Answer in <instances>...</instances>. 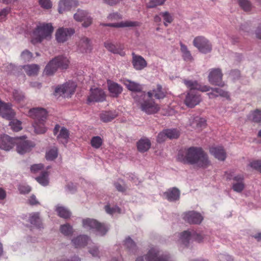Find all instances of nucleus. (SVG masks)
<instances>
[{
    "label": "nucleus",
    "instance_id": "39448f33",
    "mask_svg": "<svg viewBox=\"0 0 261 261\" xmlns=\"http://www.w3.org/2000/svg\"><path fill=\"white\" fill-rule=\"evenodd\" d=\"M83 226L85 228L95 231L98 234L103 236L109 230L108 226L95 219L87 218L83 220Z\"/></svg>",
    "mask_w": 261,
    "mask_h": 261
},
{
    "label": "nucleus",
    "instance_id": "a18cd8bd",
    "mask_svg": "<svg viewBox=\"0 0 261 261\" xmlns=\"http://www.w3.org/2000/svg\"><path fill=\"white\" fill-rule=\"evenodd\" d=\"M165 130L168 138L170 139H177L180 135V133L177 129H166Z\"/></svg>",
    "mask_w": 261,
    "mask_h": 261
},
{
    "label": "nucleus",
    "instance_id": "bf43d9fd",
    "mask_svg": "<svg viewBox=\"0 0 261 261\" xmlns=\"http://www.w3.org/2000/svg\"><path fill=\"white\" fill-rule=\"evenodd\" d=\"M125 246L129 250H134L136 248V244L133 240L128 237L124 241Z\"/></svg>",
    "mask_w": 261,
    "mask_h": 261
},
{
    "label": "nucleus",
    "instance_id": "c756f323",
    "mask_svg": "<svg viewBox=\"0 0 261 261\" xmlns=\"http://www.w3.org/2000/svg\"><path fill=\"white\" fill-rule=\"evenodd\" d=\"M164 195L169 201H174L179 198L180 191L176 188H172L165 192Z\"/></svg>",
    "mask_w": 261,
    "mask_h": 261
},
{
    "label": "nucleus",
    "instance_id": "cd10ccee",
    "mask_svg": "<svg viewBox=\"0 0 261 261\" xmlns=\"http://www.w3.org/2000/svg\"><path fill=\"white\" fill-rule=\"evenodd\" d=\"M108 89L113 97H117L122 91V88L118 84L113 82L110 80L107 81Z\"/></svg>",
    "mask_w": 261,
    "mask_h": 261
},
{
    "label": "nucleus",
    "instance_id": "5fc2aeb1",
    "mask_svg": "<svg viewBox=\"0 0 261 261\" xmlns=\"http://www.w3.org/2000/svg\"><path fill=\"white\" fill-rule=\"evenodd\" d=\"M38 3L41 7L44 9H49L53 6L50 0H39Z\"/></svg>",
    "mask_w": 261,
    "mask_h": 261
},
{
    "label": "nucleus",
    "instance_id": "9d476101",
    "mask_svg": "<svg viewBox=\"0 0 261 261\" xmlns=\"http://www.w3.org/2000/svg\"><path fill=\"white\" fill-rule=\"evenodd\" d=\"M74 19L78 22H83L82 26L85 28L89 27L92 23L93 19L89 13L85 10L78 9L74 14Z\"/></svg>",
    "mask_w": 261,
    "mask_h": 261
},
{
    "label": "nucleus",
    "instance_id": "37998d69",
    "mask_svg": "<svg viewBox=\"0 0 261 261\" xmlns=\"http://www.w3.org/2000/svg\"><path fill=\"white\" fill-rule=\"evenodd\" d=\"M249 118L255 122H261V110H255L250 114Z\"/></svg>",
    "mask_w": 261,
    "mask_h": 261
},
{
    "label": "nucleus",
    "instance_id": "7ed1b4c3",
    "mask_svg": "<svg viewBox=\"0 0 261 261\" xmlns=\"http://www.w3.org/2000/svg\"><path fill=\"white\" fill-rule=\"evenodd\" d=\"M133 97L136 102L140 103L141 110L147 114L156 113L160 110L159 106L152 98L144 97V92L140 93V95H133Z\"/></svg>",
    "mask_w": 261,
    "mask_h": 261
},
{
    "label": "nucleus",
    "instance_id": "f704fd0d",
    "mask_svg": "<svg viewBox=\"0 0 261 261\" xmlns=\"http://www.w3.org/2000/svg\"><path fill=\"white\" fill-rule=\"evenodd\" d=\"M49 172L47 170H43L40 172V175L36 177V180L41 185L46 186L49 184Z\"/></svg>",
    "mask_w": 261,
    "mask_h": 261
},
{
    "label": "nucleus",
    "instance_id": "f03ea898",
    "mask_svg": "<svg viewBox=\"0 0 261 261\" xmlns=\"http://www.w3.org/2000/svg\"><path fill=\"white\" fill-rule=\"evenodd\" d=\"M69 61L63 56L55 57L46 66L44 73L47 75H53L58 68L66 69L69 66Z\"/></svg>",
    "mask_w": 261,
    "mask_h": 261
},
{
    "label": "nucleus",
    "instance_id": "c03bdc74",
    "mask_svg": "<svg viewBox=\"0 0 261 261\" xmlns=\"http://www.w3.org/2000/svg\"><path fill=\"white\" fill-rule=\"evenodd\" d=\"M166 0H149L146 4V8L148 9L156 8L158 6L163 5Z\"/></svg>",
    "mask_w": 261,
    "mask_h": 261
},
{
    "label": "nucleus",
    "instance_id": "473e14b6",
    "mask_svg": "<svg viewBox=\"0 0 261 261\" xmlns=\"http://www.w3.org/2000/svg\"><path fill=\"white\" fill-rule=\"evenodd\" d=\"M151 142L147 138H142L137 143L138 150L141 152L147 151L150 147Z\"/></svg>",
    "mask_w": 261,
    "mask_h": 261
},
{
    "label": "nucleus",
    "instance_id": "f257e3e1",
    "mask_svg": "<svg viewBox=\"0 0 261 261\" xmlns=\"http://www.w3.org/2000/svg\"><path fill=\"white\" fill-rule=\"evenodd\" d=\"M177 159L184 164L203 168H207L211 163L207 154L202 148L198 147H190L179 150Z\"/></svg>",
    "mask_w": 261,
    "mask_h": 261
},
{
    "label": "nucleus",
    "instance_id": "b1692460",
    "mask_svg": "<svg viewBox=\"0 0 261 261\" xmlns=\"http://www.w3.org/2000/svg\"><path fill=\"white\" fill-rule=\"evenodd\" d=\"M184 83L191 90H198L202 92H207L210 91V87L208 86H201L197 81L184 80Z\"/></svg>",
    "mask_w": 261,
    "mask_h": 261
},
{
    "label": "nucleus",
    "instance_id": "e2e57ef3",
    "mask_svg": "<svg viewBox=\"0 0 261 261\" xmlns=\"http://www.w3.org/2000/svg\"><path fill=\"white\" fill-rule=\"evenodd\" d=\"M250 166L253 169L259 171L261 173V161H255L250 164Z\"/></svg>",
    "mask_w": 261,
    "mask_h": 261
},
{
    "label": "nucleus",
    "instance_id": "dca6fc26",
    "mask_svg": "<svg viewBox=\"0 0 261 261\" xmlns=\"http://www.w3.org/2000/svg\"><path fill=\"white\" fill-rule=\"evenodd\" d=\"M201 101L200 95L194 91H190L185 98V103L188 107L194 108Z\"/></svg>",
    "mask_w": 261,
    "mask_h": 261
},
{
    "label": "nucleus",
    "instance_id": "774afa93",
    "mask_svg": "<svg viewBox=\"0 0 261 261\" xmlns=\"http://www.w3.org/2000/svg\"><path fill=\"white\" fill-rule=\"evenodd\" d=\"M114 186L116 189L119 192H124L126 190L125 188L118 182H115Z\"/></svg>",
    "mask_w": 261,
    "mask_h": 261
},
{
    "label": "nucleus",
    "instance_id": "3c124183",
    "mask_svg": "<svg viewBox=\"0 0 261 261\" xmlns=\"http://www.w3.org/2000/svg\"><path fill=\"white\" fill-rule=\"evenodd\" d=\"M9 125L14 132H19L22 129L21 122L18 120H13L10 122Z\"/></svg>",
    "mask_w": 261,
    "mask_h": 261
},
{
    "label": "nucleus",
    "instance_id": "6ab92c4d",
    "mask_svg": "<svg viewBox=\"0 0 261 261\" xmlns=\"http://www.w3.org/2000/svg\"><path fill=\"white\" fill-rule=\"evenodd\" d=\"M106 99V94L100 88L91 89L90 95L88 97V102H101Z\"/></svg>",
    "mask_w": 261,
    "mask_h": 261
},
{
    "label": "nucleus",
    "instance_id": "e433bc0d",
    "mask_svg": "<svg viewBox=\"0 0 261 261\" xmlns=\"http://www.w3.org/2000/svg\"><path fill=\"white\" fill-rule=\"evenodd\" d=\"M180 46V51L182 53V57L186 61H191L193 60V57L191 52L188 50L187 46L182 42L179 43Z\"/></svg>",
    "mask_w": 261,
    "mask_h": 261
},
{
    "label": "nucleus",
    "instance_id": "aec40b11",
    "mask_svg": "<svg viewBox=\"0 0 261 261\" xmlns=\"http://www.w3.org/2000/svg\"><path fill=\"white\" fill-rule=\"evenodd\" d=\"M74 33V30L71 28H60L56 33V38L58 42H64Z\"/></svg>",
    "mask_w": 261,
    "mask_h": 261
},
{
    "label": "nucleus",
    "instance_id": "4be33fe9",
    "mask_svg": "<svg viewBox=\"0 0 261 261\" xmlns=\"http://www.w3.org/2000/svg\"><path fill=\"white\" fill-rule=\"evenodd\" d=\"M132 63L133 67L137 70H141L147 66V63L144 58L134 53H132Z\"/></svg>",
    "mask_w": 261,
    "mask_h": 261
},
{
    "label": "nucleus",
    "instance_id": "58836bf2",
    "mask_svg": "<svg viewBox=\"0 0 261 261\" xmlns=\"http://www.w3.org/2000/svg\"><path fill=\"white\" fill-rule=\"evenodd\" d=\"M30 222L37 228L42 227V224L39 217V213H34L31 215L30 219Z\"/></svg>",
    "mask_w": 261,
    "mask_h": 261
},
{
    "label": "nucleus",
    "instance_id": "09e8293b",
    "mask_svg": "<svg viewBox=\"0 0 261 261\" xmlns=\"http://www.w3.org/2000/svg\"><path fill=\"white\" fill-rule=\"evenodd\" d=\"M57 156L58 150L56 147H54L49 149L46 153V158L47 160H54L57 157Z\"/></svg>",
    "mask_w": 261,
    "mask_h": 261
},
{
    "label": "nucleus",
    "instance_id": "393cba45",
    "mask_svg": "<svg viewBox=\"0 0 261 261\" xmlns=\"http://www.w3.org/2000/svg\"><path fill=\"white\" fill-rule=\"evenodd\" d=\"M210 153L219 161H224L226 158V152L222 146H213L210 148Z\"/></svg>",
    "mask_w": 261,
    "mask_h": 261
},
{
    "label": "nucleus",
    "instance_id": "4468645a",
    "mask_svg": "<svg viewBox=\"0 0 261 261\" xmlns=\"http://www.w3.org/2000/svg\"><path fill=\"white\" fill-rule=\"evenodd\" d=\"M15 113L12 109L10 103H6L0 100V115L7 120H12Z\"/></svg>",
    "mask_w": 261,
    "mask_h": 261
},
{
    "label": "nucleus",
    "instance_id": "8fccbe9b",
    "mask_svg": "<svg viewBox=\"0 0 261 261\" xmlns=\"http://www.w3.org/2000/svg\"><path fill=\"white\" fill-rule=\"evenodd\" d=\"M240 7L245 11H249L251 9V4L248 0H238Z\"/></svg>",
    "mask_w": 261,
    "mask_h": 261
},
{
    "label": "nucleus",
    "instance_id": "49530a36",
    "mask_svg": "<svg viewBox=\"0 0 261 261\" xmlns=\"http://www.w3.org/2000/svg\"><path fill=\"white\" fill-rule=\"evenodd\" d=\"M60 231L65 236H70L73 233V228L69 224L62 225L60 226Z\"/></svg>",
    "mask_w": 261,
    "mask_h": 261
},
{
    "label": "nucleus",
    "instance_id": "9b49d317",
    "mask_svg": "<svg viewBox=\"0 0 261 261\" xmlns=\"http://www.w3.org/2000/svg\"><path fill=\"white\" fill-rule=\"evenodd\" d=\"M144 92V97L151 98L154 97L155 99H161L164 98L167 95V91L163 88L160 84H157L156 87L153 88L152 90L146 93Z\"/></svg>",
    "mask_w": 261,
    "mask_h": 261
},
{
    "label": "nucleus",
    "instance_id": "79ce46f5",
    "mask_svg": "<svg viewBox=\"0 0 261 261\" xmlns=\"http://www.w3.org/2000/svg\"><path fill=\"white\" fill-rule=\"evenodd\" d=\"M116 117V114L112 112H105L100 114V119L105 122L111 121Z\"/></svg>",
    "mask_w": 261,
    "mask_h": 261
},
{
    "label": "nucleus",
    "instance_id": "a211bd4d",
    "mask_svg": "<svg viewBox=\"0 0 261 261\" xmlns=\"http://www.w3.org/2000/svg\"><path fill=\"white\" fill-rule=\"evenodd\" d=\"M183 219L190 224H199L201 223L203 218L200 213L195 211H189L184 214Z\"/></svg>",
    "mask_w": 261,
    "mask_h": 261
},
{
    "label": "nucleus",
    "instance_id": "4d7b16f0",
    "mask_svg": "<svg viewBox=\"0 0 261 261\" xmlns=\"http://www.w3.org/2000/svg\"><path fill=\"white\" fill-rule=\"evenodd\" d=\"M10 11L11 9L8 7L4 8L0 11V22H2L6 20L7 16L10 13Z\"/></svg>",
    "mask_w": 261,
    "mask_h": 261
},
{
    "label": "nucleus",
    "instance_id": "ddd939ff",
    "mask_svg": "<svg viewBox=\"0 0 261 261\" xmlns=\"http://www.w3.org/2000/svg\"><path fill=\"white\" fill-rule=\"evenodd\" d=\"M229 175L227 177V179H231L232 189L238 193L242 192L245 189L244 177L242 174H238L233 176Z\"/></svg>",
    "mask_w": 261,
    "mask_h": 261
},
{
    "label": "nucleus",
    "instance_id": "423d86ee",
    "mask_svg": "<svg viewBox=\"0 0 261 261\" xmlns=\"http://www.w3.org/2000/svg\"><path fill=\"white\" fill-rule=\"evenodd\" d=\"M76 87V85L74 82L69 81L56 87L54 95L55 96L63 95L67 97H70L74 93Z\"/></svg>",
    "mask_w": 261,
    "mask_h": 261
},
{
    "label": "nucleus",
    "instance_id": "603ef678",
    "mask_svg": "<svg viewBox=\"0 0 261 261\" xmlns=\"http://www.w3.org/2000/svg\"><path fill=\"white\" fill-rule=\"evenodd\" d=\"M13 96L14 100L17 102H20L24 99V95L18 90H14L13 91Z\"/></svg>",
    "mask_w": 261,
    "mask_h": 261
},
{
    "label": "nucleus",
    "instance_id": "20e7f679",
    "mask_svg": "<svg viewBox=\"0 0 261 261\" xmlns=\"http://www.w3.org/2000/svg\"><path fill=\"white\" fill-rule=\"evenodd\" d=\"M54 31L51 23H42L37 26L33 32V43H40L44 39L50 38Z\"/></svg>",
    "mask_w": 261,
    "mask_h": 261
},
{
    "label": "nucleus",
    "instance_id": "052dcab7",
    "mask_svg": "<svg viewBox=\"0 0 261 261\" xmlns=\"http://www.w3.org/2000/svg\"><path fill=\"white\" fill-rule=\"evenodd\" d=\"M69 137V132L68 130L64 128L63 127L61 128L60 134L59 136H58V139H64L65 140V143H67V140Z\"/></svg>",
    "mask_w": 261,
    "mask_h": 261
},
{
    "label": "nucleus",
    "instance_id": "864d4df0",
    "mask_svg": "<svg viewBox=\"0 0 261 261\" xmlns=\"http://www.w3.org/2000/svg\"><path fill=\"white\" fill-rule=\"evenodd\" d=\"M105 210L106 212L109 214L113 215L115 213H120L121 210L118 206H115L113 207H111L110 205L107 204L105 206Z\"/></svg>",
    "mask_w": 261,
    "mask_h": 261
},
{
    "label": "nucleus",
    "instance_id": "680f3d73",
    "mask_svg": "<svg viewBox=\"0 0 261 261\" xmlns=\"http://www.w3.org/2000/svg\"><path fill=\"white\" fill-rule=\"evenodd\" d=\"M214 91H215L217 95H218V96H220L223 97H225L226 98H228L229 96V94L227 92L220 89L219 88H214Z\"/></svg>",
    "mask_w": 261,
    "mask_h": 261
},
{
    "label": "nucleus",
    "instance_id": "c9c22d12",
    "mask_svg": "<svg viewBox=\"0 0 261 261\" xmlns=\"http://www.w3.org/2000/svg\"><path fill=\"white\" fill-rule=\"evenodd\" d=\"M105 46L108 50L114 54H118L121 56L124 55V53L122 51V49L121 48L117 47L110 42H106L105 43Z\"/></svg>",
    "mask_w": 261,
    "mask_h": 261
},
{
    "label": "nucleus",
    "instance_id": "f8f14e48",
    "mask_svg": "<svg viewBox=\"0 0 261 261\" xmlns=\"http://www.w3.org/2000/svg\"><path fill=\"white\" fill-rule=\"evenodd\" d=\"M223 74L219 68L213 69L208 75L209 82L214 85L223 87L224 83L222 81Z\"/></svg>",
    "mask_w": 261,
    "mask_h": 261
},
{
    "label": "nucleus",
    "instance_id": "ea45409f",
    "mask_svg": "<svg viewBox=\"0 0 261 261\" xmlns=\"http://www.w3.org/2000/svg\"><path fill=\"white\" fill-rule=\"evenodd\" d=\"M160 15L163 17L164 21V24L166 27H167L169 23H171L173 21V16L168 11L161 12Z\"/></svg>",
    "mask_w": 261,
    "mask_h": 261
},
{
    "label": "nucleus",
    "instance_id": "412c9836",
    "mask_svg": "<svg viewBox=\"0 0 261 261\" xmlns=\"http://www.w3.org/2000/svg\"><path fill=\"white\" fill-rule=\"evenodd\" d=\"M16 138H12L7 135H4L0 138V149L9 151L15 145Z\"/></svg>",
    "mask_w": 261,
    "mask_h": 261
},
{
    "label": "nucleus",
    "instance_id": "7c9ffc66",
    "mask_svg": "<svg viewBox=\"0 0 261 261\" xmlns=\"http://www.w3.org/2000/svg\"><path fill=\"white\" fill-rule=\"evenodd\" d=\"M89 240L87 236L81 235L73 239L72 243L75 248H81L86 246Z\"/></svg>",
    "mask_w": 261,
    "mask_h": 261
},
{
    "label": "nucleus",
    "instance_id": "de8ad7c7",
    "mask_svg": "<svg viewBox=\"0 0 261 261\" xmlns=\"http://www.w3.org/2000/svg\"><path fill=\"white\" fill-rule=\"evenodd\" d=\"M103 141L99 136H95L92 138L91 140V146L96 149H98L102 145Z\"/></svg>",
    "mask_w": 261,
    "mask_h": 261
},
{
    "label": "nucleus",
    "instance_id": "f3484780",
    "mask_svg": "<svg viewBox=\"0 0 261 261\" xmlns=\"http://www.w3.org/2000/svg\"><path fill=\"white\" fill-rule=\"evenodd\" d=\"M28 115L35 120V121H45L47 117V111L42 108H35L30 109Z\"/></svg>",
    "mask_w": 261,
    "mask_h": 261
},
{
    "label": "nucleus",
    "instance_id": "c85d7f7f",
    "mask_svg": "<svg viewBox=\"0 0 261 261\" xmlns=\"http://www.w3.org/2000/svg\"><path fill=\"white\" fill-rule=\"evenodd\" d=\"M78 49L82 53H87L91 50L90 40L86 37L82 38L79 42Z\"/></svg>",
    "mask_w": 261,
    "mask_h": 261
},
{
    "label": "nucleus",
    "instance_id": "338daca9",
    "mask_svg": "<svg viewBox=\"0 0 261 261\" xmlns=\"http://www.w3.org/2000/svg\"><path fill=\"white\" fill-rule=\"evenodd\" d=\"M19 190L21 193L26 194L29 193L31 189L28 186H20L19 187Z\"/></svg>",
    "mask_w": 261,
    "mask_h": 261
},
{
    "label": "nucleus",
    "instance_id": "bb28decb",
    "mask_svg": "<svg viewBox=\"0 0 261 261\" xmlns=\"http://www.w3.org/2000/svg\"><path fill=\"white\" fill-rule=\"evenodd\" d=\"M124 84L127 89L131 91L139 93L138 94H134L133 95H140V93H142V86L136 82L132 81L129 80H125Z\"/></svg>",
    "mask_w": 261,
    "mask_h": 261
},
{
    "label": "nucleus",
    "instance_id": "a19ab883",
    "mask_svg": "<svg viewBox=\"0 0 261 261\" xmlns=\"http://www.w3.org/2000/svg\"><path fill=\"white\" fill-rule=\"evenodd\" d=\"M56 211L60 217L64 219L69 218L71 216L70 212L63 206H58Z\"/></svg>",
    "mask_w": 261,
    "mask_h": 261
},
{
    "label": "nucleus",
    "instance_id": "2f4dec72",
    "mask_svg": "<svg viewBox=\"0 0 261 261\" xmlns=\"http://www.w3.org/2000/svg\"><path fill=\"white\" fill-rule=\"evenodd\" d=\"M206 124L205 119L198 116L194 117L192 121L190 122V125L193 128L198 130L202 129L205 127Z\"/></svg>",
    "mask_w": 261,
    "mask_h": 261
},
{
    "label": "nucleus",
    "instance_id": "72a5a7b5",
    "mask_svg": "<svg viewBox=\"0 0 261 261\" xmlns=\"http://www.w3.org/2000/svg\"><path fill=\"white\" fill-rule=\"evenodd\" d=\"M23 69L29 76H35L38 74L40 67L37 64H28L23 66Z\"/></svg>",
    "mask_w": 261,
    "mask_h": 261
},
{
    "label": "nucleus",
    "instance_id": "13d9d810",
    "mask_svg": "<svg viewBox=\"0 0 261 261\" xmlns=\"http://www.w3.org/2000/svg\"><path fill=\"white\" fill-rule=\"evenodd\" d=\"M44 166L42 164H34L31 167V171L33 173H38L43 171Z\"/></svg>",
    "mask_w": 261,
    "mask_h": 261
},
{
    "label": "nucleus",
    "instance_id": "5701e85b",
    "mask_svg": "<svg viewBox=\"0 0 261 261\" xmlns=\"http://www.w3.org/2000/svg\"><path fill=\"white\" fill-rule=\"evenodd\" d=\"M77 6L78 1L77 0H60L59 3L58 11L61 14Z\"/></svg>",
    "mask_w": 261,
    "mask_h": 261
},
{
    "label": "nucleus",
    "instance_id": "0e129e2a",
    "mask_svg": "<svg viewBox=\"0 0 261 261\" xmlns=\"http://www.w3.org/2000/svg\"><path fill=\"white\" fill-rule=\"evenodd\" d=\"M167 138L168 137L164 129L158 134L156 140L158 142L161 143L165 141Z\"/></svg>",
    "mask_w": 261,
    "mask_h": 261
},
{
    "label": "nucleus",
    "instance_id": "4c0bfd02",
    "mask_svg": "<svg viewBox=\"0 0 261 261\" xmlns=\"http://www.w3.org/2000/svg\"><path fill=\"white\" fill-rule=\"evenodd\" d=\"M45 121H34L33 126L36 133L42 134L46 132L47 128L45 126Z\"/></svg>",
    "mask_w": 261,
    "mask_h": 261
},
{
    "label": "nucleus",
    "instance_id": "a878e982",
    "mask_svg": "<svg viewBox=\"0 0 261 261\" xmlns=\"http://www.w3.org/2000/svg\"><path fill=\"white\" fill-rule=\"evenodd\" d=\"M101 25L105 27H110L114 28L135 27L140 26L141 23L138 21H125L118 23H102Z\"/></svg>",
    "mask_w": 261,
    "mask_h": 261
},
{
    "label": "nucleus",
    "instance_id": "2eb2a0df",
    "mask_svg": "<svg viewBox=\"0 0 261 261\" xmlns=\"http://www.w3.org/2000/svg\"><path fill=\"white\" fill-rule=\"evenodd\" d=\"M146 261H168L169 256L166 254H161L155 248H151L145 256Z\"/></svg>",
    "mask_w": 261,
    "mask_h": 261
},
{
    "label": "nucleus",
    "instance_id": "6e6d98bb",
    "mask_svg": "<svg viewBox=\"0 0 261 261\" xmlns=\"http://www.w3.org/2000/svg\"><path fill=\"white\" fill-rule=\"evenodd\" d=\"M21 59L24 61H30L33 58V54L28 50H24L21 54Z\"/></svg>",
    "mask_w": 261,
    "mask_h": 261
},
{
    "label": "nucleus",
    "instance_id": "6e6552de",
    "mask_svg": "<svg viewBox=\"0 0 261 261\" xmlns=\"http://www.w3.org/2000/svg\"><path fill=\"white\" fill-rule=\"evenodd\" d=\"M193 45L199 51L206 54L210 53L212 49V46L210 41L203 36H197L193 40Z\"/></svg>",
    "mask_w": 261,
    "mask_h": 261
},
{
    "label": "nucleus",
    "instance_id": "1a4fd4ad",
    "mask_svg": "<svg viewBox=\"0 0 261 261\" xmlns=\"http://www.w3.org/2000/svg\"><path fill=\"white\" fill-rule=\"evenodd\" d=\"M15 144L17 152L21 154L30 151L35 146L33 142L25 140L24 137L16 138Z\"/></svg>",
    "mask_w": 261,
    "mask_h": 261
},
{
    "label": "nucleus",
    "instance_id": "69168bd1",
    "mask_svg": "<svg viewBox=\"0 0 261 261\" xmlns=\"http://www.w3.org/2000/svg\"><path fill=\"white\" fill-rule=\"evenodd\" d=\"M108 18L111 21L118 20L122 18V16L118 13H113L109 15Z\"/></svg>",
    "mask_w": 261,
    "mask_h": 261
},
{
    "label": "nucleus",
    "instance_id": "0eeeda50",
    "mask_svg": "<svg viewBox=\"0 0 261 261\" xmlns=\"http://www.w3.org/2000/svg\"><path fill=\"white\" fill-rule=\"evenodd\" d=\"M180 239L182 243L187 246L190 240L195 241L198 243L203 241L204 238L200 233H197L194 231H184L180 234Z\"/></svg>",
    "mask_w": 261,
    "mask_h": 261
}]
</instances>
